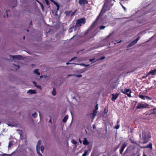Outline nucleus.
I'll return each mask as SVG.
<instances>
[{
  "label": "nucleus",
  "mask_w": 156,
  "mask_h": 156,
  "mask_svg": "<svg viewBox=\"0 0 156 156\" xmlns=\"http://www.w3.org/2000/svg\"><path fill=\"white\" fill-rule=\"evenodd\" d=\"M74 58H72L71 59H70L69 60V62H70L73 61V60L74 59Z\"/></svg>",
  "instance_id": "obj_45"
},
{
  "label": "nucleus",
  "mask_w": 156,
  "mask_h": 156,
  "mask_svg": "<svg viewBox=\"0 0 156 156\" xmlns=\"http://www.w3.org/2000/svg\"><path fill=\"white\" fill-rule=\"evenodd\" d=\"M93 115H96V112L94 110L92 114Z\"/></svg>",
  "instance_id": "obj_40"
},
{
  "label": "nucleus",
  "mask_w": 156,
  "mask_h": 156,
  "mask_svg": "<svg viewBox=\"0 0 156 156\" xmlns=\"http://www.w3.org/2000/svg\"><path fill=\"white\" fill-rule=\"evenodd\" d=\"M144 147L147 148H148L151 149H152V144L151 143H150L149 144L147 145V146Z\"/></svg>",
  "instance_id": "obj_20"
},
{
  "label": "nucleus",
  "mask_w": 156,
  "mask_h": 156,
  "mask_svg": "<svg viewBox=\"0 0 156 156\" xmlns=\"http://www.w3.org/2000/svg\"><path fill=\"white\" fill-rule=\"evenodd\" d=\"M9 56L10 57H12L13 59H17L18 60L21 59L22 58V56L20 55H15L14 56L10 55Z\"/></svg>",
  "instance_id": "obj_8"
},
{
  "label": "nucleus",
  "mask_w": 156,
  "mask_h": 156,
  "mask_svg": "<svg viewBox=\"0 0 156 156\" xmlns=\"http://www.w3.org/2000/svg\"><path fill=\"white\" fill-rule=\"evenodd\" d=\"M70 64V63H69V62H66V65H68V64Z\"/></svg>",
  "instance_id": "obj_60"
},
{
  "label": "nucleus",
  "mask_w": 156,
  "mask_h": 156,
  "mask_svg": "<svg viewBox=\"0 0 156 156\" xmlns=\"http://www.w3.org/2000/svg\"><path fill=\"white\" fill-rule=\"evenodd\" d=\"M68 115H66L64 117V118L63 119H62V122H64V123H65L66 122L67 120L68 119Z\"/></svg>",
  "instance_id": "obj_19"
},
{
  "label": "nucleus",
  "mask_w": 156,
  "mask_h": 156,
  "mask_svg": "<svg viewBox=\"0 0 156 156\" xmlns=\"http://www.w3.org/2000/svg\"><path fill=\"white\" fill-rule=\"evenodd\" d=\"M128 144L126 143H124L122 145L121 148L120 150V154H122L123 152L124 151V148L127 146Z\"/></svg>",
  "instance_id": "obj_9"
},
{
  "label": "nucleus",
  "mask_w": 156,
  "mask_h": 156,
  "mask_svg": "<svg viewBox=\"0 0 156 156\" xmlns=\"http://www.w3.org/2000/svg\"><path fill=\"white\" fill-rule=\"evenodd\" d=\"M153 10L151 9L149 11H148V12H147V13L151 12Z\"/></svg>",
  "instance_id": "obj_53"
},
{
  "label": "nucleus",
  "mask_w": 156,
  "mask_h": 156,
  "mask_svg": "<svg viewBox=\"0 0 156 156\" xmlns=\"http://www.w3.org/2000/svg\"><path fill=\"white\" fill-rule=\"evenodd\" d=\"M56 8H59V5H58L57 6Z\"/></svg>",
  "instance_id": "obj_62"
},
{
  "label": "nucleus",
  "mask_w": 156,
  "mask_h": 156,
  "mask_svg": "<svg viewBox=\"0 0 156 156\" xmlns=\"http://www.w3.org/2000/svg\"><path fill=\"white\" fill-rule=\"evenodd\" d=\"M38 155L39 156H43L42 155L40 152V149L37 148L36 149Z\"/></svg>",
  "instance_id": "obj_24"
},
{
  "label": "nucleus",
  "mask_w": 156,
  "mask_h": 156,
  "mask_svg": "<svg viewBox=\"0 0 156 156\" xmlns=\"http://www.w3.org/2000/svg\"><path fill=\"white\" fill-rule=\"evenodd\" d=\"M31 66H32V67H33V66H35V65H34V64H32V65H31Z\"/></svg>",
  "instance_id": "obj_64"
},
{
  "label": "nucleus",
  "mask_w": 156,
  "mask_h": 156,
  "mask_svg": "<svg viewBox=\"0 0 156 156\" xmlns=\"http://www.w3.org/2000/svg\"><path fill=\"white\" fill-rule=\"evenodd\" d=\"M119 145H118V147H116V149H117L119 148Z\"/></svg>",
  "instance_id": "obj_59"
},
{
  "label": "nucleus",
  "mask_w": 156,
  "mask_h": 156,
  "mask_svg": "<svg viewBox=\"0 0 156 156\" xmlns=\"http://www.w3.org/2000/svg\"><path fill=\"white\" fill-rule=\"evenodd\" d=\"M53 96H55L56 94V92L55 90V88H53V91L51 92Z\"/></svg>",
  "instance_id": "obj_23"
},
{
  "label": "nucleus",
  "mask_w": 156,
  "mask_h": 156,
  "mask_svg": "<svg viewBox=\"0 0 156 156\" xmlns=\"http://www.w3.org/2000/svg\"><path fill=\"white\" fill-rule=\"evenodd\" d=\"M91 147L90 148H89L88 150V151H89L90 152L91 151Z\"/></svg>",
  "instance_id": "obj_47"
},
{
  "label": "nucleus",
  "mask_w": 156,
  "mask_h": 156,
  "mask_svg": "<svg viewBox=\"0 0 156 156\" xmlns=\"http://www.w3.org/2000/svg\"><path fill=\"white\" fill-rule=\"evenodd\" d=\"M36 87H37V88H38L40 90L41 89V87L40 85H38V86H36Z\"/></svg>",
  "instance_id": "obj_39"
},
{
  "label": "nucleus",
  "mask_w": 156,
  "mask_h": 156,
  "mask_svg": "<svg viewBox=\"0 0 156 156\" xmlns=\"http://www.w3.org/2000/svg\"><path fill=\"white\" fill-rule=\"evenodd\" d=\"M98 105L97 104L96 105L95 109L94 110L96 111V110H97L98 109Z\"/></svg>",
  "instance_id": "obj_34"
},
{
  "label": "nucleus",
  "mask_w": 156,
  "mask_h": 156,
  "mask_svg": "<svg viewBox=\"0 0 156 156\" xmlns=\"http://www.w3.org/2000/svg\"><path fill=\"white\" fill-rule=\"evenodd\" d=\"M37 114L36 113V112H35L34 113L32 114V116L34 118H36L37 116Z\"/></svg>",
  "instance_id": "obj_27"
},
{
  "label": "nucleus",
  "mask_w": 156,
  "mask_h": 156,
  "mask_svg": "<svg viewBox=\"0 0 156 156\" xmlns=\"http://www.w3.org/2000/svg\"><path fill=\"white\" fill-rule=\"evenodd\" d=\"M54 3L55 4V5H56V6H57L59 5L57 2H55Z\"/></svg>",
  "instance_id": "obj_49"
},
{
  "label": "nucleus",
  "mask_w": 156,
  "mask_h": 156,
  "mask_svg": "<svg viewBox=\"0 0 156 156\" xmlns=\"http://www.w3.org/2000/svg\"><path fill=\"white\" fill-rule=\"evenodd\" d=\"M95 60V58H94L93 59H90V61L91 62H93L94 61V60Z\"/></svg>",
  "instance_id": "obj_44"
},
{
  "label": "nucleus",
  "mask_w": 156,
  "mask_h": 156,
  "mask_svg": "<svg viewBox=\"0 0 156 156\" xmlns=\"http://www.w3.org/2000/svg\"><path fill=\"white\" fill-rule=\"evenodd\" d=\"M156 110V108H154L153 109V112H151V113L152 114H153V113H154L155 114H156V113L155 112V111Z\"/></svg>",
  "instance_id": "obj_36"
},
{
  "label": "nucleus",
  "mask_w": 156,
  "mask_h": 156,
  "mask_svg": "<svg viewBox=\"0 0 156 156\" xmlns=\"http://www.w3.org/2000/svg\"><path fill=\"white\" fill-rule=\"evenodd\" d=\"M130 141L131 143L132 144H136V141H135V140H133L130 139Z\"/></svg>",
  "instance_id": "obj_28"
},
{
  "label": "nucleus",
  "mask_w": 156,
  "mask_h": 156,
  "mask_svg": "<svg viewBox=\"0 0 156 156\" xmlns=\"http://www.w3.org/2000/svg\"><path fill=\"white\" fill-rule=\"evenodd\" d=\"M121 91L122 93L126 95L128 97H131V93L132 92L129 89H126L125 91L123 90V89H121Z\"/></svg>",
  "instance_id": "obj_5"
},
{
  "label": "nucleus",
  "mask_w": 156,
  "mask_h": 156,
  "mask_svg": "<svg viewBox=\"0 0 156 156\" xmlns=\"http://www.w3.org/2000/svg\"><path fill=\"white\" fill-rule=\"evenodd\" d=\"M109 4L108 3L105 2L103 5L101 11L97 18V20L98 19L99 16L101 15H102L103 14L105 13L106 11L110 9V8L108 6Z\"/></svg>",
  "instance_id": "obj_1"
},
{
  "label": "nucleus",
  "mask_w": 156,
  "mask_h": 156,
  "mask_svg": "<svg viewBox=\"0 0 156 156\" xmlns=\"http://www.w3.org/2000/svg\"><path fill=\"white\" fill-rule=\"evenodd\" d=\"M12 145V141H10L9 143V147H10L11 145Z\"/></svg>",
  "instance_id": "obj_37"
},
{
  "label": "nucleus",
  "mask_w": 156,
  "mask_h": 156,
  "mask_svg": "<svg viewBox=\"0 0 156 156\" xmlns=\"http://www.w3.org/2000/svg\"><path fill=\"white\" fill-rule=\"evenodd\" d=\"M39 69H35L34 71V73L35 74H37V75H40V73L38 72Z\"/></svg>",
  "instance_id": "obj_21"
},
{
  "label": "nucleus",
  "mask_w": 156,
  "mask_h": 156,
  "mask_svg": "<svg viewBox=\"0 0 156 156\" xmlns=\"http://www.w3.org/2000/svg\"><path fill=\"white\" fill-rule=\"evenodd\" d=\"M89 153V152H88V151L87 150H85L84 151L82 156H87V155H88Z\"/></svg>",
  "instance_id": "obj_17"
},
{
  "label": "nucleus",
  "mask_w": 156,
  "mask_h": 156,
  "mask_svg": "<svg viewBox=\"0 0 156 156\" xmlns=\"http://www.w3.org/2000/svg\"><path fill=\"white\" fill-rule=\"evenodd\" d=\"M113 1H115V0H113ZM112 1V0H105V2L109 4Z\"/></svg>",
  "instance_id": "obj_26"
},
{
  "label": "nucleus",
  "mask_w": 156,
  "mask_h": 156,
  "mask_svg": "<svg viewBox=\"0 0 156 156\" xmlns=\"http://www.w3.org/2000/svg\"><path fill=\"white\" fill-rule=\"evenodd\" d=\"M119 119L117 121V123L118 124L119 123Z\"/></svg>",
  "instance_id": "obj_56"
},
{
  "label": "nucleus",
  "mask_w": 156,
  "mask_h": 156,
  "mask_svg": "<svg viewBox=\"0 0 156 156\" xmlns=\"http://www.w3.org/2000/svg\"><path fill=\"white\" fill-rule=\"evenodd\" d=\"M156 72V69H154V70H151L150 71V72L148 73V74H151L152 75H155V73Z\"/></svg>",
  "instance_id": "obj_18"
},
{
  "label": "nucleus",
  "mask_w": 156,
  "mask_h": 156,
  "mask_svg": "<svg viewBox=\"0 0 156 156\" xmlns=\"http://www.w3.org/2000/svg\"><path fill=\"white\" fill-rule=\"evenodd\" d=\"M33 83L35 87L38 85L35 82H33Z\"/></svg>",
  "instance_id": "obj_42"
},
{
  "label": "nucleus",
  "mask_w": 156,
  "mask_h": 156,
  "mask_svg": "<svg viewBox=\"0 0 156 156\" xmlns=\"http://www.w3.org/2000/svg\"><path fill=\"white\" fill-rule=\"evenodd\" d=\"M122 6L123 7V8L124 9H126L125 8V7H124L122 5Z\"/></svg>",
  "instance_id": "obj_57"
},
{
  "label": "nucleus",
  "mask_w": 156,
  "mask_h": 156,
  "mask_svg": "<svg viewBox=\"0 0 156 156\" xmlns=\"http://www.w3.org/2000/svg\"><path fill=\"white\" fill-rule=\"evenodd\" d=\"M138 97L142 99L145 100H151L152 98H151L147 96H146V95H138Z\"/></svg>",
  "instance_id": "obj_10"
},
{
  "label": "nucleus",
  "mask_w": 156,
  "mask_h": 156,
  "mask_svg": "<svg viewBox=\"0 0 156 156\" xmlns=\"http://www.w3.org/2000/svg\"><path fill=\"white\" fill-rule=\"evenodd\" d=\"M140 37H138L135 40L133 41L129 44L127 46V48H128L132 46L135 44L140 39Z\"/></svg>",
  "instance_id": "obj_6"
},
{
  "label": "nucleus",
  "mask_w": 156,
  "mask_h": 156,
  "mask_svg": "<svg viewBox=\"0 0 156 156\" xmlns=\"http://www.w3.org/2000/svg\"><path fill=\"white\" fill-rule=\"evenodd\" d=\"M41 140H39L37 143V144L36 146V149L37 148H40V146L41 145Z\"/></svg>",
  "instance_id": "obj_15"
},
{
  "label": "nucleus",
  "mask_w": 156,
  "mask_h": 156,
  "mask_svg": "<svg viewBox=\"0 0 156 156\" xmlns=\"http://www.w3.org/2000/svg\"><path fill=\"white\" fill-rule=\"evenodd\" d=\"M89 144V142L88 141L87 139L86 138H84L83 141V144L85 145H87Z\"/></svg>",
  "instance_id": "obj_14"
},
{
  "label": "nucleus",
  "mask_w": 156,
  "mask_h": 156,
  "mask_svg": "<svg viewBox=\"0 0 156 156\" xmlns=\"http://www.w3.org/2000/svg\"><path fill=\"white\" fill-rule=\"evenodd\" d=\"M54 3L55 4V5H56V6H57L59 5L57 2H55Z\"/></svg>",
  "instance_id": "obj_51"
},
{
  "label": "nucleus",
  "mask_w": 156,
  "mask_h": 156,
  "mask_svg": "<svg viewBox=\"0 0 156 156\" xmlns=\"http://www.w3.org/2000/svg\"><path fill=\"white\" fill-rule=\"evenodd\" d=\"M32 20H31V21H30V25L32 24Z\"/></svg>",
  "instance_id": "obj_54"
},
{
  "label": "nucleus",
  "mask_w": 156,
  "mask_h": 156,
  "mask_svg": "<svg viewBox=\"0 0 156 156\" xmlns=\"http://www.w3.org/2000/svg\"><path fill=\"white\" fill-rule=\"evenodd\" d=\"M27 93H30V94H36V90H30L28 91Z\"/></svg>",
  "instance_id": "obj_16"
},
{
  "label": "nucleus",
  "mask_w": 156,
  "mask_h": 156,
  "mask_svg": "<svg viewBox=\"0 0 156 156\" xmlns=\"http://www.w3.org/2000/svg\"><path fill=\"white\" fill-rule=\"evenodd\" d=\"M72 143L74 144H77V142L74 139H73L72 140Z\"/></svg>",
  "instance_id": "obj_31"
},
{
  "label": "nucleus",
  "mask_w": 156,
  "mask_h": 156,
  "mask_svg": "<svg viewBox=\"0 0 156 156\" xmlns=\"http://www.w3.org/2000/svg\"><path fill=\"white\" fill-rule=\"evenodd\" d=\"M142 139L144 143H147L151 138L150 134L149 133H146L144 132H143L142 133Z\"/></svg>",
  "instance_id": "obj_2"
},
{
  "label": "nucleus",
  "mask_w": 156,
  "mask_h": 156,
  "mask_svg": "<svg viewBox=\"0 0 156 156\" xmlns=\"http://www.w3.org/2000/svg\"><path fill=\"white\" fill-rule=\"evenodd\" d=\"M75 28V26L74 25H73L72 27H71L68 30L69 32V33H71L73 31V29Z\"/></svg>",
  "instance_id": "obj_22"
},
{
  "label": "nucleus",
  "mask_w": 156,
  "mask_h": 156,
  "mask_svg": "<svg viewBox=\"0 0 156 156\" xmlns=\"http://www.w3.org/2000/svg\"><path fill=\"white\" fill-rule=\"evenodd\" d=\"M119 126H120L119 125H118L117 126H116L114 127L115 129H118L119 127Z\"/></svg>",
  "instance_id": "obj_38"
},
{
  "label": "nucleus",
  "mask_w": 156,
  "mask_h": 156,
  "mask_svg": "<svg viewBox=\"0 0 156 156\" xmlns=\"http://www.w3.org/2000/svg\"><path fill=\"white\" fill-rule=\"evenodd\" d=\"M81 65H83V66H85L86 67H88L90 66V65L89 64L86 65L85 64H83V63L82 64H81Z\"/></svg>",
  "instance_id": "obj_35"
},
{
  "label": "nucleus",
  "mask_w": 156,
  "mask_h": 156,
  "mask_svg": "<svg viewBox=\"0 0 156 156\" xmlns=\"http://www.w3.org/2000/svg\"><path fill=\"white\" fill-rule=\"evenodd\" d=\"M78 3L80 5L83 6L85 4H87L88 3V0H79L78 1Z\"/></svg>",
  "instance_id": "obj_7"
},
{
  "label": "nucleus",
  "mask_w": 156,
  "mask_h": 156,
  "mask_svg": "<svg viewBox=\"0 0 156 156\" xmlns=\"http://www.w3.org/2000/svg\"><path fill=\"white\" fill-rule=\"evenodd\" d=\"M149 105L146 103H139L136 107V108L137 109L147 108H148Z\"/></svg>",
  "instance_id": "obj_4"
},
{
  "label": "nucleus",
  "mask_w": 156,
  "mask_h": 156,
  "mask_svg": "<svg viewBox=\"0 0 156 156\" xmlns=\"http://www.w3.org/2000/svg\"><path fill=\"white\" fill-rule=\"evenodd\" d=\"M95 125H93V128L94 129H95Z\"/></svg>",
  "instance_id": "obj_55"
},
{
  "label": "nucleus",
  "mask_w": 156,
  "mask_h": 156,
  "mask_svg": "<svg viewBox=\"0 0 156 156\" xmlns=\"http://www.w3.org/2000/svg\"><path fill=\"white\" fill-rule=\"evenodd\" d=\"M71 76H75L77 77H80L82 76V75L81 74H73V75H71Z\"/></svg>",
  "instance_id": "obj_25"
},
{
  "label": "nucleus",
  "mask_w": 156,
  "mask_h": 156,
  "mask_svg": "<svg viewBox=\"0 0 156 156\" xmlns=\"http://www.w3.org/2000/svg\"><path fill=\"white\" fill-rule=\"evenodd\" d=\"M9 10H7L6 12V15H7V16L8 17V12L9 11Z\"/></svg>",
  "instance_id": "obj_48"
},
{
  "label": "nucleus",
  "mask_w": 156,
  "mask_h": 156,
  "mask_svg": "<svg viewBox=\"0 0 156 156\" xmlns=\"http://www.w3.org/2000/svg\"><path fill=\"white\" fill-rule=\"evenodd\" d=\"M94 23H93L92 24V25L91 26V27H93V26L94 25Z\"/></svg>",
  "instance_id": "obj_46"
},
{
  "label": "nucleus",
  "mask_w": 156,
  "mask_h": 156,
  "mask_svg": "<svg viewBox=\"0 0 156 156\" xmlns=\"http://www.w3.org/2000/svg\"><path fill=\"white\" fill-rule=\"evenodd\" d=\"M75 13V12H72L71 10L66 11L65 14L66 16H72Z\"/></svg>",
  "instance_id": "obj_11"
},
{
  "label": "nucleus",
  "mask_w": 156,
  "mask_h": 156,
  "mask_svg": "<svg viewBox=\"0 0 156 156\" xmlns=\"http://www.w3.org/2000/svg\"><path fill=\"white\" fill-rule=\"evenodd\" d=\"M12 67L14 68L11 69V70H17L20 68V66L19 65H15L14 64H12Z\"/></svg>",
  "instance_id": "obj_13"
},
{
  "label": "nucleus",
  "mask_w": 156,
  "mask_h": 156,
  "mask_svg": "<svg viewBox=\"0 0 156 156\" xmlns=\"http://www.w3.org/2000/svg\"><path fill=\"white\" fill-rule=\"evenodd\" d=\"M44 147L43 146H41V151L42 153H43L44 151Z\"/></svg>",
  "instance_id": "obj_29"
},
{
  "label": "nucleus",
  "mask_w": 156,
  "mask_h": 156,
  "mask_svg": "<svg viewBox=\"0 0 156 156\" xmlns=\"http://www.w3.org/2000/svg\"><path fill=\"white\" fill-rule=\"evenodd\" d=\"M86 19L84 18H82L76 21V23L75 25V29L76 30V28L81 26L82 24H84L86 23Z\"/></svg>",
  "instance_id": "obj_3"
},
{
  "label": "nucleus",
  "mask_w": 156,
  "mask_h": 156,
  "mask_svg": "<svg viewBox=\"0 0 156 156\" xmlns=\"http://www.w3.org/2000/svg\"><path fill=\"white\" fill-rule=\"evenodd\" d=\"M105 27V26L102 25L99 27V28L100 30H103L104 29Z\"/></svg>",
  "instance_id": "obj_30"
},
{
  "label": "nucleus",
  "mask_w": 156,
  "mask_h": 156,
  "mask_svg": "<svg viewBox=\"0 0 156 156\" xmlns=\"http://www.w3.org/2000/svg\"><path fill=\"white\" fill-rule=\"evenodd\" d=\"M111 35V34H109V35L108 36L107 38H108V37H109L110 36V35Z\"/></svg>",
  "instance_id": "obj_61"
},
{
  "label": "nucleus",
  "mask_w": 156,
  "mask_h": 156,
  "mask_svg": "<svg viewBox=\"0 0 156 156\" xmlns=\"http://www.w3.org/2000/svg\"><path fill=\"white\" fill-rule=\"evenodd\" d=\"M115 41L116 42V43H114L115 44H118L119 43H121V42H122V41L120 40V41H119V40H118V41L116 40Z\"/></svg>",
  "instance_id": "obj_33"
},
{
  "label": "nucleus",
  "mask_w": 156,
  "mask_h": 156,
  "mask_svg": "<svg viewBox=\"0 0 156 156\" xmlns=\"http://www.w3.org/2000/svg\"><path fill=\"white\" fill-rule=\"evenodd\" d=\"M105 56H102V57L100 58L97 59V61H98L99 60H103V59H105Z\"/></svg>",
  "instance_id": "obj_32"
},
{
  "label": "nucleus",
  "mask_w": 156,
  "mask_h": 156,
  "mask_svg": "<svg viewBox=\"0 0 156 156\" xmlns=\"http://www.w3.org/2000/svg\"><path fill=\"white\" fill-rule=\"evenodd\" d=\"M108 112V111L107 110H106V109H105L104 110V112L105 113V114H106V113H107Z\"/></svg>",
  "instance_id": "obj_41"
},
{
  "label": "nucleus",
  "mask_w": 156,
  "mask_h": 156,
  "mask_svg": "<svg viewBox=\"0 0 156 156\" xmlns=\"http://www.w3.org/2000/svg\"><path fill=\"white\" fill-rule=\"evenodd\" d=\"M92 50V49L90 48V49H89L88 51H91V50Z\"/></svg>",
  "instance_id": "obj_63"
},
{
  "label": "nucleus",
  "mask_w": 156,
  "mask_h": 156,
  "mask_svg": "<svg viewBox=\"0 0 156 156\" xmlns=\"http://www.w3.org/2000/svg\"><path fill=\"white\" fill-rule=\"evenodd\" d=\"M33 83L35 87L38 85L35 82H33Z\"/></svg>",
  "instance_id": "obj_43"
},
{
  "label": "nucleus",
  "mask_w": 156,
  "mask_h": 156,
  "mask_svg": "<svg viewBox=\"0 0 156 156\" xmlns=\"http://www.w3.org/2000/svg\"><path fill=\"white\" fill-rule=\"evenodd\" d=\"M119 95V93H116V94H112V101H115L117 98H118V96Z\"/></svg>",
  "instance_id": "obj_12"
},
{
  "label": "nucleus",
  "mask_w": 156,
  "mask_h": 156,
  "mask_svg": "<svg viewBox=\"0 0 156 156\" xmlns=\"http://www.w3.org/2000/svg\"><path fill=\"white\" fill-rule=\"evenodd\" d=\"M59 8H56V10L58 11L59 9Z\"/></svg>",
  "instance_id": "obj_58"
},
{
  "label": "nucleus",
  "mask_w": 156,
  "mask_h": 156,
  "mask_svg": "<svg viewBox=\"0 0 156 156\" xmlns=\"http://www.w3.org/2000/svg\"><path fill=\"white\" fill-rule=\"evenodd\" d=\"M54 3L55 4V5H56V6H57L59 5L57 2H55Z\"/></svg>",
  "instance_id": "obj_50"
},
{
  "label": "nucleus",
  "mask_w": 156,
  "mask_h": 156,
  "mask_svg": "<svg viewBox=\"0 0 156 156\" xmlns=\"http://www.w3.org/2000/svg\"><path fill=\"white\" fill-rule=\"evenodd\" d=\"M49 122L51 123V117H50V119L49 121Z\"/></svg>",
  "instance_id": "obj_52"
}]
</instances>
